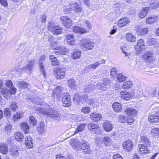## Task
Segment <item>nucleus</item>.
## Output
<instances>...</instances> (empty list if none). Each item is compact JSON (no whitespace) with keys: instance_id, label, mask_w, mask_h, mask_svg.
I'll list each match as a JSON object with an SVG mask.
<instances>
[{"instance_id":"obj_1","label":"nucleus","mask_w":159,"mask_h":159,"mask_svg":"<svg viewBox=\"0 0 159 159\" xmlns=\"http://www.w3.org/2000/svg\"><path fill=\"white\" fill-rule=\"evenodd\" d=\"M140 143L145 144H139L138 146L139 149V152L140 154H148L150 152L149 147L151 146V141L146 134H141Z\"/></svg>"},{"instance_id":"obj_2","label":"nucleus","mask_w":159,"mask_h":159,"mask_svg":"<svg viewBox=\"0 0 159 159\" xmlns=\"http://www.w3.org/2000/svg\"><path fill=\"white\" fill-rule=\"evenodd\" d=\"M77 145H73V148L76 150H82V153L84 154H88L91 151L90 147L87 141L84 139H81Z\"/></svg>"},{"instance_id":"obj_3","label":"nucleus","mask_w":159,"mask_h":159,"mask_svg":"<svg viewBox=\"0 0 159 159\" xmlns=\"http://www.w3.org/2000/svg\"><path fill=\"white\" fill-rule=\"evenodd\" d=\"M159 1L158 0H152L150 2V6L143 8L142 10L139 13V18H143L147 15L148 10L157 9L159 6Z\"/></svg>"},{"instance_id":"obj_4","label":"nucleus","mask_w":159,"mask_h":159,"mask_svg":"<svg viewBox=\"0 0 159 159\" xmlns=\"http://www.w3.org/2000/svg\"><path fill=\"white\" fill-rule=\"evenodd\" d=\"M81 47L83 50L86 51L92 49L94 46V43L88 39L85 38H80Z\"/></svg>"},{"instance_id":"obj_5","label":"nucleus","mask_w":159,"mask_h":159,"mask_svg":"<svg viewBox=\"0 0 159 159\" xmlns=\"http://www.w3.org/2000/svg\"><path fill=\"white\" fill-rule=\"evenodd\" d=\"M74 100L76 103H78L79 105H80L81 103L82 104L85 102L90 103L88 94L86 93H82L80 95L75 94L74 97Z\"/></svg>"},{"instance_id":"obj_6","label":"nucleus","mask_w":159,"mask_h":159,"mask_svg":"<svg viewBox=\"0 0 159 159\" xmlns=\"http://www.w3.org/2000/svg\"><path fill=\"white\" fill-rule=\"evenodd\" d=\"M48 30L54 34H59L62 31V28L59 25H56L52 21L50 22L48 26Z\"/></svg>"},{"instance_id":"obj_7","label":"nucleus","mask_w":159,"mask_h":159,"mask_svg":"<svg viewBox=\"0 0 159 159\" xmlns=\"http://www.w3.org/2000/svg\"><path fill=\"white\" fill-rule=\"evenodd\" d=\"M124 112L127 115L126 121L129 125L132 124L134 122V118L132 116H136L137 114V110H125Z\"/></svg>"},{"instance_id":"obj_8","label":"nucleus","mask_w":159,"mask_h":159,"mask_svg":"<svg viewBox=\"0 0 159 159\" xmlns=\"http://www.w3.org/2000/svg\"><path fill=\"white\" fill-rule=\"evenodd\" d=\"M88 129L90 132L92 134H101L102 133V131L100 127L96 124L91 123L88 124Z\"/></svg>"},{"instance_id":"obj_9","label":"nucleus","mask_w":159,"mask_h":159,"mask_svg":"<svg viewBox=\"0 0 159 159\" xmlns=\"http://www.w3.org/2000/svg\"><path fill=\"white\" fill-rule=\"evenodd\" d=\"M66 70L64 68H56L54 69V71L56 74V78L57 79L63 78L65 75Z\"/></svg>"},{"instance_id":"obj_10","label":"nucleus","mask_w":159,"mask_h":159,"mask_svg":"<svg viewBox=\"0 0 159 159\" xmlns=\"http://www.w3.org/2000/svg\"><path fill=\"white\" fill-rule=\"evenodd\" d=\"M123 148L127 152H130L134 148V145L132 141L130 139L126 140L122 144Z\"/></svg>"},{"instance_id":"obj_11","label":"nucleus","mask_w":159,"mask_h":159,"mask_svg":"<svg viewBox=\"0 0 159 159\" xmlns=\"http://www.w3.org/2000/svg\"><path fill=\"white\" fill-rule=\"evenodd\" d=\"M62 101L63 106L65 107H68L71 105L70 96L68 93L63 94Z\"/></svg>"},{"instance_id":"obj_12","label":"nucleus","mask_w":159,"mask_h":159,"mask_svg":"<svg viewBox=\"0 0 159 159\" xmlns=\"http://www.w3.org/2000/svg\"><path fill=\"white\" fill-rule=\"evenodd\" d=\"M60 19L64 26L68 28H70L72 25V22L71 19L66 16L61 17Z\"/></svg>"},{"instance_id":"obj_13","label":"nucleus","mask_w":159,"mask_h":159,"mask_svg":"<svg viewBox=\"0 0 159 159\" xmlns=\"http://www.w3.org/2000/svg\"><path fill=\"white\" fill-rule=\"evenodd\" d=\"M32 138L30 135H27L25 138V144L27 148H32L33 147V143Z\"/></svg>"},{"instance_id":"obj_14","label":"nucleus","mask_w":159,"mask_h":159,"mask_svg":"<svg viewBox=\"0 0 159 159\" xmlns=\"http://www.w3.org/2000/svg\"><path fill=\"white\" fill-rule=\"evenodd\" d=\"M35 61L34 59H32L28 61V64L23 66V69H28L30 72H32L33 68L34 67Z\"/></svg>"},{"instance_id":"obj_15","label":"nucleus","mask_w":159,"mask_h":159,"mask_svg":"<svg viewBox=\"0 0 159 159\" xmlns=\"http://www.w3.org/2000/svg\"><path fill=\"white\" fill-rule=\"evenodd\" d=\"M39 65L40 66V70L41 74L40 75V77H43V78L46 77V75L45 71V66L46 64V61H39Z\"/></svg>"},{"instance_id":"obj_16","label":"nucleus","mask_w":159,"mask_h":159,"mask_svg":"<svg viewBox=\"0 0 159 159\" xmlns=\"http://www.w3.org/2000/svg\"><path fill=\"white\" fill-rule=\"evenodd\" d=\"M70 7L72 10L74 11L75 12L77 13H80L82 11L80 6L77 2L70 3Z\"/></svg>"},{"instance_id":"obj_17","label":"nucleus","mask_w":159,"mask_h":159,"mask_svg":"<svg viewBox=\"0 0 159 159\" xmlns=\"http://www.w3.org/2000/svg\"><path fill=\"white\" fill-rule=\"evenodd\" d=\"M144 59L149 61H152L154 59V54L152 52L148 51L143 56Z\"/></svg>"},{"instance_id":"obj_18","label":"nucleus","mask_w":159,"mask_h":159,"mask_svg":"<svg viewBox=\"0 0 159 159\" xmlns=\"http://www.w3.org/2000/svg\"><path fill=\"white\" fill-rule=\"evenodd\" d=\"M128 18H123L119 20L117 22V25L120 27H123L126 25L129 22Z\"/></svg>"},{"instance_id":"obj_19","label":"nucleus","mask_w":159,"mask_h":159,"mask_svg":"<svg viewBox=\"0 0 159 159\" xmlns=\"http://www.w3.org/2000/svg\"><path fill=\"white\" fill-rule=\"evenodd\" d=\"M20 127L25 134H28L29 133L30 126L27 123L23 122L21 123Z\"/></svg>"},{"instance_id":"obj_20","label":"nucleus","mask_w":159,"mask_h":159,"mask_svg":"<svg viewBox=\"0 0 159 159\" xmlns=\"http://www.w3.org/2000/svg\"><path fill=\"white\" fill-rule=\"evenodd\" d=\"M90 118L94 122H97L100 120L102 119V117L101 114L95 112L91 114Z\"/></svg>"},{"instance_id":"obj_21","label":"nucleus","mask_w":159,"mask_h":159,"mask_svg":"<svg viewBox=\"0 0 159 159\" xmlns=\"http://www.w3.org/2000/svg\"><path fill=\"white\" fill-rule=\"evenodd\" d=\"M41 110L43 111V110ZM43 110L46 112V114L49 116L50 117L56 118L58 117L59 116L58 112L56 110H47V111H46V110Z\"/></svg>"},{"instance_id":"obj_22","label":"nucleus","mask_w":159,"mask_h":159,"mask_svg":"<svg viewBox=\"0 0 159 159\" xmlns=\"http://www.w3.org/2000/svg\"><path fill=\"white\" fill-rule=\"evenodd\" d=\"M66 39L68 44L70 45H74L75 44L74 35L72 34H66Z\"/></svg>"},{"instance_id":"obj_23","label":"nucleus","mask_w":159,"mask_h":159,"mask_svg":"<svg viewBox=\"0 0 159 159\" xmlns=\"http://www.w3.org/2000/svg\"><path fill=\"white\" fill-rule=\"evenodd\" d=\"M27 100V102H32L37 105H41L43 101L42 99L38 97L31 98Z\"/></svg>"},{"instance_id":"obj_24","label":"nucleus","mask_w":159,"mask_h":159,"mask_svg":"<svg viewBox=\"0 0 159 159\" xmlns=\"http://www.w3.org/2000/svg\"><path fill=\"white\" fill-rule=\"evenodd\" d=\"M103 127L105 130L107 132H109L112 130L113 125L110 122L106 121L103 123Z\"/></svg>"},{"instance_id":"obj_25","label":"nucleus","mask_w":159,"mask_h":159,"mask_svg":"<svg viewBox=\"0 0 159 159\" xmlns=\"http://www.w3.org/2000/svg\"><path fill=\"white\" fill-rule=\"evenodd\" d=\"M121 98L126 100H129L130 98L132 97L131 93H128L127 91H122L120 93Z\"/></svg>"},{"instance_id":"obj_26","label":"nucleus","mask_w":159,"mask_h":159,"mask_svg":"<svg viewBox=\"0 0 159 159\" xmlns=\"http://www.w3.org/2000/svg\"><path fill=\"white\" fill-rule=\"evenodd\" d=\"M8 149L7 144L3 143H0V151L1 153L3 154H6L8 152Z\"/></svg>"},{"instance_id":"obj_27","label":"nucleus","mask_w":159,"mask_h":159,"mask_svg":"<svg viewBox=\"0 0 159 159\" xmlns=\"http://www.w3.org/2000/svg\"><path fill=\"white\" fill-rule=\"evenodd\" d=\"M53 48L55 49V53H57L61 54H65L67 51V49L63 47H58L56 48Z\"/></svg>"},{"instance_id":"obj_28","label":"nucleus","mask_w":159,"mask_h":159,"mask_svg":"<svg viewBox=\"0 0 159 159\" xmlns=\"http://www.w3.org/2000/svg\"><path fill=\"white\" fill-rule=\"evenodd\" d=\"M73 30L75 33H79L81 34L86 33L87 30L84 28H80L77 26H75L73 27Z\"/></svg>"},{"instance_id":"obj_29","label":"nucleus","mask_w":159,"mask_h":159,"mask_svg":"<svg viewBox=\"0 0 159 159\" xmlns=\"http://www.w3.org/2000/svg\"><path fill=\"white\" fill-rule=\"evenodd\" d=\"M136 49H139L138 51L142 50L145 48L144 42L143 39H139L137 45L135 47Z\"/></svg>"},{"instance_id":"obj_30","label":"nucleus","mask_w":159,"mask_h":159,"mask_svg":"<svg viewBox=\"0 0 159 159\" xmlns=\"http://www.w3.org/2000/svg\"><path fill=\"white\" fill-rule=\"evenodd\" d=\"M149 121L153 123H157L159 121V117L157 114L156 115H151L149 116Z\"/></svg>"},{"instance_id":"obj_31","label":"nucleus","mask_w":159,"mask_h":159,"mask_svg":"<svg viewBox=\"0 0 159 159\" xmlns=\"http://www.w3.org/2000/svg\"><path fill=\"white\" fill-rule=\"evenodd\" d=\"M81 52L78 49H75L72 53V57L74 59L80 58L81 57Z\"/></svg>"},{"instance_id":"obj_32","label":"nucleus","mask_w":159,"mask_h":159,"mask_svg":"<svg viewBox=\"0 0 159 159\" xmlns=\"http://www.w3.org/2000/svg\"><path fill=\"white\" fill-rule=\"evenodd\" d=\"M14 137L15 139L18 141H21L24 138L23 134L22 133L17 132L14 134Z\"/></svg>"},{"instance_id":"obj_33","label":"nucleus","mask_w":159,"mask_h":159,"mask_svg":"<svg viewBox=\"0 0 159 159\" xmlns=\"http://www.w3.org/2000/svg\"><path fill=\"white\" fill-rule=\"evenodd\" d=\"M148 31V29L147 28H144L143 29L138 28L136 31V32L138 35L141 36L147 34Z\"/></svg>"},{"instance_id":"obj_34","label":"nucleus","mask_w":159,"mask_h":159,"mask_svg":"<svg viewBox=\"0 0 159 159\" xmlns=\"http://www.w3.org/2000/svg\"><path fill=\"white\" fill-rule=\"evenodd\" d=\"M23 116V113L20 111L17 112L15 114L13 117L12 119L13 121H16L22 118Z\"/></svg>"},{"instance_id":"obj_35","label":"nucleus","mask_w":159,"mask_h":159,"mask_svg":"<svg viewBox=\"0 0 159 159\" xmlns=\"http://www.w3.org/2000/svg\"><path fill=\"white\" fill-rule=\"evenodd\" d=\"M124 5L123 3L120 4L119 3H116L113 5V8H115L116 10H118L119 11L122 12L123 10Z\"/></svg>"},{"instance_id":"obj_36","label":"nucleus","mask_w":159,"mask_h":159,"mask_svg":"<svg viewBox=\"0 0 159 159\" xmlns=\"http://www.w3.org/2000/svg\"><path fill=\"white\" fill-rule=\"evenodd\" d=\"M158 20V17L157 16H150L146 19V22L148 24H152Z\"/></svg>"},{"instance_id":"obj_37","label":"nucleus","mask_w":159,"mask_h":159,"mask_svg":"<svg viewBox=\"0 0 159 159\" xmlns=\"http://www.w3.org/2000/svg\"><path fill=\"white\" fill-rule=\"evenodd\" d=\"M111 82L108 79H106L104 81V83L102 85V89L104 90L107 89H108V86L110 84Z\"/></svg>"},{"instance_id":"obj_38","label":"nucleus","mask_w":159,"mask_h":159,"mask_svg":"<svg viewBox=\"0 0 159 159\" xmlns=\"http://www.w3.org/2000/svg\"><path fill=\"white\" fill-rule=\"evenodd\" d=\"M49 58L51 61L52 64L53 66H56L58 64L59 61L57 57L53 55H50Z\"/></svg>"},{"instance_id":"obj_39","label":"nucleus","mask_w":159,"mask_h":159,"mask_svg":"<svg viewBox=\"0 0 159 159\" xmlns=\"http://www.w3.org/2000/svg\"><path fill=\"white\" fill-rule=\"evenodd\" d=\"M133 84L130 81H126L123 84L122 88L123 89H128L132 86Z\"/></svg>"},{"instance_id":"obj_40","label":"nucleus","mask_w":159,"mask_h":159,"mask_svg":"<svg viewBox=\"0 0 159 159\" xmlns=\"http://www.w3.org/2000/svg\"><path fill=\"white\" fill-rule=\"evenodd\" d=\"M10 154L12 156L16 157L18 155V152L15 147H12L9 151Z\"/></svg>"},{"instance_id":"obj_41","label":"nucleus","mask_w":159,"mask_h":159,"mask_svg":"<svg viewBox=\"0 0 159 159\" xmlns=\"http://www.w3.org/2000/svg\"><path fill=\"white\" fill-rule=\"evenodd\" d=\"M18 85L19 86L20 88L22 89H25L27 88L30 86V85L28 83L24 81H20Z\"/></svg>"},{"instance_id":"obj_42","label":"nucleus","mask_w":159,"mask_h":159,"mask_svg":"<svg viewBox=\"0 0 159 159\" xmlns=\"http://www.w3.org/2000/svg\"><path fill=\"white\" fill-rule=\"evenodd\" d=\"M126 39L129 42H135L136 40L135 37L132 34L128 33L126 34Z\"/></svg>"},{"instance_id":"obj_43","label":"nucleus","mask_w":159,"mask_h":159,"mask_svg":"<svg viewBox=\"0 0 159 159\" xmlns=\"http://www.w3.org/2000/svg\"><path fill=\"white\" fill-rule=\"evenodd\" d=\"M68 84L71 88L74 89L77 86L75 82L73 79H71L68 80Z\"/></svg>"},{"instance_id":"obj_44","label":"nucleus","mask_w":159,"mask_h":159,"mask_svg":"<svg viewBox=\"0 0 159 159\" xmlns=\"http://www.w3.org/2000/svg\"><path fill=\"white\" fill-rule=\"evenodd\" d=\"M63 89L60 86L58 87L55 90L53 91V93H55L56 94L58 97L60 96L61 94V91Z\"/></svg>"},{"instance_id":"obj_45","label":"nucleus","mask_w":159,"mask_h":159,"mask_svg":"<svg viewBox=\"0 0 159 159\" xmlns=\"http://www.w3.org/2000/svg\"><path fill=\"white\" fill-rule=\"evenodd\" d=\"M100 65V63L98 61L95 62L93 64H91L87 66V68L89 69H95Z\"/></svg>"},{"instance_id":"obj_46","label":"nucleus","mask_w":159,"mask_h":159,"mask_svg":"<svg viewBox=\"0 0 159 159\" xmlns=\"http://www.w3.org/2000/svg\"><path fill=\"white\" fill-rule=\"evenodd\" d=\"M117 78L118 80L120 82H122L126 80V77L121 73L117 74Z\"/></svg>"},{"instance_id":"obj_47","label":"nucleus","mask_w":159,"mask_h":159,"mask_svg":"<svg viewBox=\"0 0 159 159\" xmlns=\"http://www.w3.org/2000/svg\"><path fill=\"white\" fill-rule=\"evenodd\" d=\"M111 140L109 137L107 136L104 137L103 142L106 146H109L111 143Z\"/></svg>"},{"instance_id":"obj_48","label":"nucleus","mask_w":159,"mask_h":159,"mask_svg":"<svg viewBox=\"0 0 159 159\" xmlns=\"http://www.w3.org/2000/svg\"><path fill=\"white\" fill-rule=\"evenodd\" d=\"M85 125L84 124H81L80 125L78 126L75 133L76 134L80 132H81L84 130L85 128Z\"/></svg>"},{"instance_id":"obj_49","label":"nucleus","mask_w":159,"mask_h":159,"mask_svg":"<svg viewBox=\"0 0 159 159\" xmlns=\"http://www.w3.org/2000/svg\"><path fill=\"white\" fill-rule=\"evenodd\" d=\"M112 107L114 109H121L122 108L120 103L117 102L113 103L112 105Z\"/></svg>"},{"instance_id":"obj_50","label":"nucleus","mask_w":159,"mask_h":159,"mask_svg":"<svg viewBox=\"0 0 159 159\" xmlns=\"http://www.w3.org/2000/svg\"><path fill=\"white\" fill-rule=\"evenodd\" d=\"M1 93L3 96L6 97L9 93V91L7 88L4 87L1 89Z\"/></svg>"},{"instance_id":"obj_51","label":"nucleus","mask_w":159,"mask_h":159,"mask_svg":"<svg viewBox=\"0 0 159 159\" xmlns=\"http://www.w3.org/2000/svg\"><path fill=\"white\" fill-rule=\"evenodd\" d=\"M37 121L35 118L33 116H31L30 117L29 122L30 124L32 126H34L36 125Z\"/></svg>"},{"instance_id":"obj_52","label":"nucleus","mask_w":159,"mask_h":159,"mask_svg":"<svg viewBox=\"0 0 159 159\" xmlns=\"http://www.w3.org/2000/svg\"><path fill=\"white\" fill-rule=\"evenodd\" d=\"M127 115L124 116V115H120L118 117V120L120 122L125 123L126 121Z\"/></svg>"},{"instance_id":"obj_53","label":"nucleus","mask_w":159,"mask_h":159,"mask_svg":"<svg viewBox=\"0 0 159 159\" xmlns=\"http://www.w3.org/2000/svg\"><path fill=\"white\" fill-rule=\"evenodd\" d=\"M107 18L111 20H114L116 19V17L114 16V13L111 12L109 13L107 15Z\"/></svg>"},{"instance_id":"obj_54","label":"nucleus","mask_w":159,"mask_h":159,"mask_svg":"<svg viewBox=\"0 0 159 159\" xmlns=\"http://www.w3.org/2000/svg\"><path fill=\"white\" fill-rule=\"evenodd\" d=\"M9 88L10 89L8 90L9 94L11 95H14L16 94V89L14 86Z\"/></svg>"},{"instance_id":"obj_55","label":"nucleus","mask_w":159,"mask_h":159,"mask_svg":"<svg viewBox=\"0 0 159 159\" xmlns=\"http://www.w3.org/2000/svg\"><path fill=\"white\" fill-rule=\"evenodd\" d=\"M5 85L9 88L12 87L14 86L12 81L10 80H8L6 81Z\"/></svg>"},{"instance_id":"obj_56","label":"nucleus","mask_w":159,"mask_h":159,"mask_svg":"<svg viewBox=\"0 0 159 159\" xmlns=\"http://www.w3.org/2000/svg\"><path fill=\"white\" fill-rule=\"evenodd\" d=\"M121 49L122 50V52L125 54V56H127V53L126 52L127 50V45L125 44L122 46L121 48Z\"/></svg>"},{"instance_id":"obj_57","label":"nucleus","mask_w":159,"mask_h":159,"mask_svg":"<svg viewBox=\"0 0 159 159\" xmlns=\"http://www.w3.org/2000/svg\"><path fill=\"white\" fill-rule=\"evenodd\" d=\"M147 41V43L148 45H152L155 43V39H148Z\"/></svg>"},{"instance_id":"obj_58","label":"nucleus","mask_w":159,"mask_h":159,"mask_svg":"<svg viewBox=\"0 0 159 159\" xmlns=\"http://www.w3.org/2000/svg\"><path fill=\"white\" fill-rule=\"evenodd\" d=\"M18 108V106L17 104L15 102H12L10 106V108L11 109H16Z\"/></svg>"},{"instance_id":"obj_59","label":"nucleus","mask_w":159,"mask_h":159,"mask_svg":"<svg viewBox=\"0 0 159 159\" xmlns=\"http://www.w3.org/2000/svg\"><path fill=\"white\" fill-rule=\"evenodd\" d=\"M113 159H123V158L120 154L116 153L114 155Z\"/></svg>"},{"instance_id":"obj_60","label":"nucleus","mask_w":159,"mask_h":159,"mask_svg":"<svg viewBox=\"0 0 159 159\" xmlns=\"http://www.w3.org/2000/svg\"><path fill=\"white\" fill-rule=\"evenodd\" d=\"M117 70L115 68H112L111 71V75L112 76H115L116 74V71Z\"/></svg>"},{"instance_id":"obj_61","label":"nucleus","mask_w":159,"mask_h":159,"mask_svg":"<svg viewBox=\"0 0 159 159\" xmlns=\"http://www.w3.org/2000/svg\"><path fill=\"white\" fill-rule=\"evenodd\" d=\"M12 126L10 124H7L5 127V131L10 132L11 130L12 129Z\"/></svg>"},{"instance_id":"obj_62","label":"nucleus","mask_w":159,"mask_h":159,"mask_svg":"<svg viewBox=\"0 0 159 159\" xmlns=\"http://www.w3.org/2000/svg\"><path fill=\"white\" fill-rule=\"evenodd\" d=\"M0 2L4 7H6L8 5V3L6 0H0Z\"/></svg>"},{"instance_id":"obj_63","label":"nucleus","mask_w":159,"mask_h":159,"mask_svg":"<svg viewBox=\"0 0 159 159\" xmlns=\"http://www.w3.org/2000/svg\"><path fill=\"white\" fill-rule=\"evenodd\" d=\"M156 91V90L151 89L149 91V96L153 97L154 96Z\"/></svg>"},{"instance_id":"obj_64","label":"nucleus","mask_w":159,"mask_h":159,"mask_svg":"<svg viewBox=\"0 0 159 159\" xmlns=\"http://www.w3.org/2000/svg\"><path fill=\"white\" fill-rule=\"evenodd\" d=\"M56 159H67L65 157L63 156H61L60 154H57L56 157Z\"/></svg>"}]
</instances>
